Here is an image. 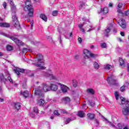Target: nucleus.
Wrapping results in <instances>:
<instances>
[{
	"label": "nucleus",
	"mask_w": 129,
	"mask_h": 129,
	"mask_svg": "<svg viewBox=\"0 0 129 129\" xmlns=\"http://www.w3.org/2000/svg\"><path fill=\"white\" fill-rule=\"evenodd\" d=\"M121 100V107L122 109V112L124 115H127L129 114V101L122 97L120 98Z\"/></svg>",
	"instance_id": "1"
},
{
	"label": "nucleus",
	"mask_w": 129,
	"mask_h": 129,
	"mask_svg": "<svg viewBox=\"0 0 129 129\" xmlns=\"http://www.w3.org/2000/svg\"><path fill=\"white\" fill-rule=\"evenodd\" d=\"M11 10L12 12L13 25H14V27H15L16 29H18V30H21V25H20V22H19L17 15L15 14L17 12V8H16L15 5L11 6Z\"/></svg>",
	"instance_id": "2"
},
{
	"label": "nucleus",
	"mask_w": 129,
	"mask_h": 129,
	"mask_svg": "<svg viewBox=\"0 0 129 129\" xmlns=\"http://www.w3.org/2000/svg\"><path fill=\"white\" fill-rule=\"evenodd\" d=\"M0 34L5 36V37H7V38L11 39V40L14 41L18 46H22V45H23V42L17 38V35L13 34L11 35L4 32H1Z\"/></svg>",
	"instance_id": "3"
},
{
	"label": "nucleus",
	"mask_w": 129,
	"mask_h": 129,
	"mask_svg": "<svg viewBox=\"0 0 129 129\" xmlns=\"http://www.w3.org/2000/svg\"><path fill=\"white\" fill-rule=\"evenodd\" d=\"M25 4L26 6L24 8V10L26 12H29L28 16L29 18H32L34 15V9H33V6L31 3H29V2H25Z\"/></svg>",
	"instance_id": "4"
},
{
	"label": "nucleus",
	"mask_w": 129,
	"mask_h": 129,
	"mask_svg": "<svg viewBox=\"0 0 129 129\" xmlns=\"http://www.w3.org/2000/svg\"><path fill=\"white\" fill-rule=\"evenodd\" d=\"M37 58V61L38 63H33V64L34 65V66H36L37 67H40L39 69H41L42 70H44V69H46V67L42 66V64L44 63V62L41 61L43 60V55L41 54H38Z\"/></svg>",
	"instance_id": "5"
},
{
	"label": "nucleus",
	"mask_w": 129,
	"mask_h": 129,
	"mask_svg": "<svg viewBox=\"0 0 129 129\" xmlns=\"http://www.w3.org/2000/svg\"><path fill=\"white\" fill-rule=\"evenodd\" d=\"M34 94L38 96L39 98L44 97V93H43V87L38 86L34 89Z\"/></svg>",
	"instance_id": "6"
},
{
	"label": "nucleus",
	"mask_w": 129,
	"mask_h": 129,
	"mask_svg": "<svg viewBox=\"0 0 129 129\" xmlns=\"http://www.w3.org/2000/svg\"><path fill=\"white\" fill-rule=\"evenodd\" d=\"M83 53L85 54V55L84 56L85 59H88V58H89V56L91 57V58H96V57H97V54L92 53V52H91L89 50L87 49H84L83 51Z\"/></svg>",
	"instance_id": "7"
},
{
	"label": "nucleus",
	"mask_w": 129,
	"mask_h": 129,
	"mask_svg": "<svg viewBox=\"0 0 129 129\" xmlns=\"http://www.w3.org/2000/svg\"><path fill=\"white\" fill-rule=\"evenodd\" d=\"M45 77H47L49 78L50 80H57V77L54 76L53 74H52V71L51 70H48L47 72L45 73L44 74Z\"/></svg>",
	"instance_id": "8"
},
{
	"label": "nucleus",
	"mask_w": 129,
	"mask_h": 129,
	"mask_svg": "<svg viewBox=\"0 0 129 129\" xmlns=\"http://www.w3.org/2000/svg\"><path fill=\"white\" fill-rule=\"evenodd\" d=\"M7 76L8 77V80L12 84L13 86H14L15 87H18V84H16V82L13 80V79H12V77H11V75L9 73V72H7Z\"/></svg>",
	"instance_id": "9"
},
{
	"label": "nucleus",
	"mask_w": 129,
	"mask_h": 129,
	"mask_svg": "<svg viewBox=\"0 0 129 129\" xmlns=\"http://www.w3.org/2000/svg\"><path fill=\"white\" fill-rule=\"evenodd\" d=\"M113 27L112 24L110 23L109 24V26L107 27V29L105 30L104 34L105 37H108L109 36V33L110 32V30H111V28Z\"/></svg>",
	"instance_id": "10"
},
{
	"label": "nucleus",
	"mask_w": 129,
	"mask_h": 129,
	"mask_svg": "<svg viewBox=\"0 0 129 129\" xmlns=\"http://www.w3.org/2000/svg\"><path fill=\"white\" fill-rule=\"evenodd\" d=\"M42 87V91L45 92H47V91H50L51 90L50 86H48L46 83H43L41 84Z\"/></svg>",
	"instance_id": "11"
},
{
	"label": "nucleus",
	"mask_w": 129,
	"mask_h": 129,
	"mask_svg": "<svg viewBox=\"0 0 129 129\" xmlns=\"http://www.w3.org/2000/svg\"><path fill=\"white\" fill-rule=\"evenodd\" d=\"M118 24L122 29H125L126 27V22L124 19H120L118 22Z\"/></svg>",
	"instance_id": "12"
},
{
	"label": "nucleus",
	"mask_w": 129,
	"mask_h": 129,
	"mask_svg": "<svg viewBox=\"0 0 129 129\" xmlns=\"http://www.w3.org/2000/svg\"><path fill=\"white\" fill-rule=\"evenodd\" d=\"M14 71L17 75L20 76L21 74H20V72L21 73H24L25 71H26V70L23 69H20V68H16L14 70Z\"/></svg>",
	"instance_id": "13"
},
{
	"label": "nucleus",
	"mask_w": 129,
	"mask_h": 129,
	"mask_svg": "<svg viewBox=\"0 0 129 129\" xmlns=\"http://www.w3.org/2000/svg\"><path fill=\"white\" fill-rule=\"evenodd\" d=\"M107 81L110 85H115V84H116V80L112 78H107Z\"/></svg>",
	"instance_id": "14"
},
{
	"label": "nucleus",
	"mask_w": 129,
	"mask_h": 129,
	"mask_svg": "<svg viewBox=\"0 0 129 129\" xmlns=\"http://www.w3.org/2000/svg\"><path fill=\"white\" fill-rule=\"evenodd\" d=\"M58 85H60L61 90L63 93H66L68 90H69V88H68L67 86L62 84L61 83H58Z\"/></svg>",
	"instance_id": "15"
},
{
	"label": "nucleus",
	"mask_w": 129,
	"mask_h": 129,
	"mask_svg": "<svg viewBox=\"0 0 129 129\" xmlns=\"http://www.w3.org/2000/svg\"><path fill=\"white\" fill-rule=\"evenodd\" d=\"M122 7H123V8H124V4H123L121 3H119L117 5L118 8H117V12L119 14H121V15H123V13L122 12V11H121V10H120V9H122Z\"/></svg>",
	"instance_id": "16"
},
{
	"label": "nucleus",
	"mask_w": 129,
	"mask_h": 129,
	"mask_svg": "<svg viewBox=\"0 0 129 129\" xmlns=\"http://www.w3.org/2000/svg\"><path fill=\"white\" fill-rule=\"evenodd\" d=\"M0 81L1 83H4V84H6L7 81H8V79L5 78V76H4V74H1Z\"/></svg>",
	"instance_id": "17"
},
{
	"label": "nucleus",
	"mask_w": 129,
	"mask_h": 129,
	"mask_svg": "<svg viewBox=\"0 0 129 129\" xmlns=\"http://www.w3.org/2000/svg\"><path fill=\"white\" fill-rule=\"evenodd\" d=\"M119 62L120 63V66H121V67H124V66H125V64H127L126 63V60H123L122 58H120L119 59Z\"/></svg>",
	"instance_id": "18"
},
{
	"label": "nucleus",
	"mask_w": 129,
	"mask_h": 129,
	"mask_svg": "<svg viewBox=\"0 0 129 129\" xmlns=\"http://www.w3.org/2000/svg\"><path fill=\"white\" fill-rule=\"evenodd\" d=\"M107 13H108V8H107V7L104 8L103 10L101 8L100 9V12L99 14H102V15H106Z\"/></svg>",
	"instance_id": "19"
},
{
	"label": "nucleus",
	"mask_w": 129,
	"mask_h": 129,
	"mask_svg": "<svg viewBox=\"0 0 129 129\" xmlns=\"http://www.w3.org/2000/svg\"><path fill=\"white\" fill-rule=\"evenodd\" d=\"M0 27H2L3 28H10V24L6 22L0 23Z\"/></svg>",
	"instance_id": "20"
},
{
	"label": "nucleus",
	"mask_w": 129,
	"mask_h": 129,
	"mask_svg": "<svg viewBox=\"0 0 129 129\" xmlns=\"http://www.w3.org/2000/svg\"><path fill=\"white\" fill-rule=\"evenodd\" d=\"M58 89V86L56 85L51 84L50 85V90L52 91H56Z\"/></svg>",
	"instance_id": "21"
},
{
	"label": "nucleus",
	"mask_w": 129,
	"mask_h": 129,
	"mask_svg": "<svg viewBox=\"0 0 129 129\" xmlns=\"http://www.w3.org/2000/svg\"><path fill=\"white\" fill-rule=\"evenodd\" d=\"M38 104L40 106H43V105L45 104V100H44L43 99H40L38 101Z\"/></svg>",
	"instance_id": "22"
},
{
	"label": "nucleus",
	"mask_w": 129,
	"mask_h": 129,
	"mask_svg": "<svg viewBox=\"0 0 129 129\" xmlns=\"http://www.w3.org/2000/svg\"><path fill=\"white\" fill-rule=\"evenodd\" d=\"M21 95H23V96L25 98H27V97L29 96V91H24L23 93L21 92Z\"/></svg>",
	"instance_id": "23"
},
{
	"label": "nucleus",
	"mask_w": 129,
	"mask_h": 129,
	"mask_svg": "<svg viewBox=\"0 0 129 129\" xmlns=\"http://www.w3.org/2000/svg\"><path fill=\"white\" fill-rule=\"evenodd\" d=\"M103 118L105 120H106V121H107V122L110 125H111V126H112V127H115V128H116V127L115 126V125L113 123H112V122L108 120V119H106V118L104 117V116H103Z\"/></svg>",
	"instance_id": "24"
},
{
	"label": "nucleus",
	"mask_w": 129,
	"mask_h": 129,
	"mask_svg": "<svg viewBox=\"0 0 129 129\" xmlns=\"http://www.w3.org/2000/svg\"><path fill=\"white\" fill-rule=\"evenodd\" d=\"M87 116L89 118V119L92 120V119H94V118L95 117V115H94V114L88 113Z\"/></svg>",
	"instance_id": "25"
},
{
	"label": "nucleus",
	"mask_w": 129,
	"mask_h": 129,
	"mask_svg": "<svg viewBox=\"0 0 129 129\" xmlns=\"http://www.w3.org/2000/svg\"><path fill=\"white\" fill-rule=\"evenodd\" d=\"M62 100L66 104L70 102V99L68 97H65L62 99Z\"/></svg>",
	"instance_id": "26"
},
{
	"label": "nucleus",
	"mask_w": 129,
	"mask_h": 129,
	"mask_svg": "<svg viewBox=\"0 0 129 129\" xmlns=\"http://www.w3.org/2000/svg\"><path fill=\"white\" fill-rule=\"evenodd\" d=\"M21 106H22V104H21V103L18 102L15 104V108H16L17 110H19V109L21 108Z\"/></svg>",
	"instance_id": "27"
},
{
	"label": "nucleus",
	"mask_w": 129,
	"mask_h": 129,
	"mask_svg": "<svg viewBox=\"0 0 129 129\" xmlns=\"http://www.w3.org/2000/svg\"><path fill=\"white\" fill-rule=\"evenodd\" d=\"M87 92L90 94H92V95H93V94L95 93V91L93 89H88L87 90Z\"/></svg>",
	"instance_id": "28"
},
{
	"label": "nucleus",
	"mask_w": 129,
	"mask_h": 129,
	"mask_svg": "<svg viewBox=\"0 0 129 129\" xmlns=\"http://www.w3.org/2000/svg\"><path fill=\"white\" fill-rule=\"evenodd\" d=\"M75 119H76V117H74V118H68L66 121H65V123L66 124H68V123H69V122H70V121H72V120H74Z\"/></svg>",
	"instance_id": "29"
},
{
	"label": "nucleus",
	"mask_w": 129,
	"mask_h": 129,
	"mask_svg": "<svg viewBox=\"0 0 129 129\" xmlns=\"http://www.w3.org/2000/svg\"><path fill=\"white\" fill-rule=\"evenodd\" d=\"M40 18L42 19L43 21L45 22H47V17H46V15L44 14H41L40 15Z\"/></svg>",
	"instance_id": "30"
},
{
	"label": "nucleus",
	"mask_w": 129,
	"mask_h": 129,
	"mask_svg": "<svg viewBox=\"0 0 129 129\" xmlns=\"http://www.w3.org/2000/svg\"><path fill=\"white\" fill-rule=\"evenodd\" d=\"M84 112L83 111H79L78 115L79 116V117H84Z\"/></svg>",
	"instance_id": "31"
},
{
	"label": "nucleus",
	"mask_w": 129,
	"mask_h": 129,
	"mask_svg": "<svg viewBox=\"0 0 129 129\" xmlns=\"http://www.w3.org/2000/svg\"><path fill=\"white\" fill-rule=\"evenodd\" d=\"M83 9H85V3H82L79 6V10L80 11H81Z\"/></svg>",
	"instance_id": "32"
},
{
	"label": "nucleus",
	"mask_w": 129,
	"mask_h": 129,
	"mask_svg": "<svg viewBox=\"0 0 129 129\" xmlns=\"http://www.w3.org/2000/svg\"><path fill=\"white\" fill-rule=\"evenodd\" d=\"M93 65L95 69L96 70L99 68V64L97 62H94Z\"/></svg>",
	"instance_id": "33"
},
{
	"label": "nucleus",
	"mask_w": 129,
	"mask_h": 129,
	"mask_svg": "<svg viewBox=\"0 0 129 129\" xmlns=\"http://www.w3.org/2000/svg\"><path fill=\"white\" fill-rule=\"evenodd\" d=\"M105 69H106V70H109V69H110L111 68H112V66L110 64H106L105 66Z\"/></svg>",
	"instance_id": "34"
},
{
	"label": "nucleus",
	"mask_w": 129,
	"mask_h": 129,
	"mask_svg": "<svg viewBox=\"0 0 129 129\" xmlns=\"http://www.w3.org/2000/svg\"><path fill=\"white\" fill-rule=\"evenodd\" d=\"M6 48L7 51H12L13 50V47L10 45H7Z\"/></svg>",
	"instance_id": "35"
},
{
	"label": "nucleus",
	"mask_w": 129,
	"mask_h": 129,
	"mask_svg": "<svg viewBox=\"0 0 129 129\" xmlns=\"http://www.w3.org/2000/svg\"><path fill=\"white\" fill-rule=\"evenodd\" d=\"M115 97L116 100H118V98L119 97V94H118V92H115L114 93Z\"/></svg>",
	"instance_id": "36"
},
{
	"label": "nucleus",
	"mask_w": 129,
	"mask_h": 129,
	"mask_svg": "<svg viewBox=\"0 0 129 129\" xmlns=\"http://www.w3.org/2000/svg\"><path fill=\"white\" fill-rule=\"evenodd\" d=\"M73 85L74 87H77V81L76 80H73Z\"/></svg>",
	"instance_id": "37"
},
{
	"label": "nucleus",
	"mask_w": 129,
	"mask_h": 129,
	"mask_svg": "<svg viewBox=\"0 0 129 129\" xmlns=\"http://www.w3.org/2000/svg\"><path fill=\"white\" fill-rule=\"evenodd\" d=\"M33 110H34V112L36 113V114H38V113H39V109H38V107H34L33 109Z\"/></svg>",
	"instance_id": "38"
},
{
	"label": "nucleus",
	"mask_w": 129,
	"mask_h": 129,
	"mask_svg": "<svg viewBox=\"0 0 129 129\" xmlns=\"http://www.w3.org/2000/svg\"><path fill=\"white\" fill-rule=\"evenodd\" d=\"M125 87H126V86L125 85H123L122 87H121L120 88V91H121V92H123V91H124V90L125 89Z\"/></svg>",
	"instance_id": "39"
},
{
	"label": "nucleus",
	"mask_w": 129,
	"mask_h": 129,
	"mask_svg": "<svg viewBox=\"0 0 129 129\" xmlns=\"http://www.w3.org/2000/svg\"><path fill=\"white\" fill-rule=\"evenodd\" d=\"M57 15H58V11H54L53 12H52V16H53L54 17H56V16H57Z\"/></svg>",
	"instance_id": "40"
},
{
	"label": "nucleus",
	"mask_w": 129,
	"mask_h": 129,
	"mask_svg": "<svg viewBox=\"0 0 129 129\" xmlns=\"http://www.w3.org/2000/svg\"><path fill=\"white\" fill-rule=\"evenodd\" d=\"M95 121L96 122V126L97 127H98V125H99V121L97 119H95Z\"/></svg>",
	"instance_id": "41"
},
{
	"label": "nucleus",
	"mask_w": 129,
	"mask_h": 129,
	"mask_svg": "<svg viewBox=\"0 0 129 129\" xmlns=\"http://www.w3.org/2000/svg\"><path fill=\"white\" fill-rule=\"evenodd\" d=\"M101 48H106V43H101Z\"/></svg>",
	"instance_id": "42"
},
{
	"label": "nucleus",
	"mask_w": 129,
	"mask_h": 129,
	"mask_svg": "<svg viewBox=\"0 0 129 129\" xmlns=\"http://www.w3.org/2000/svg\"><path fill=\"white\" fill-rule=\"evenodd\" d=\"M83 26H84V23L83 24H80L78 25V27L79 29H82L83 28Z\"/></svg>",
	"instance_id": "43"
},
{
	"label": "nucleus",
	"mask_w": 129,
	"mask_h": 129,
	"mask_svg": "<svg viewBox=\"0 0 129 129\" xmlns=\"http://www.w3.org/2000/svg\"><path fill=\"white\" fill-rule=\"evenodd\" d=\"M9 2L10 3L11 7L15 6V4H14V2H13V1L10 0Z\"/></svg>",
	"instance_id": "44"
},
{
	"label": "nucleus",
	"mask_w": 129,
	"mask_h": 129,
	"mask_svg": "<svg viewBox=\"0 0 129 129\" xmlns=\"http://www.w3.org/2000/svg\"><path fill=\"white\" fill-rule=\"evenodd\" d=\"M117 126L118 129H122V125H121L120 123H118L117 124Z\"/></svg>",
	"instance_id": "45"
},
{
	"label": "nucleus",
	"mask_w": 129,
	"mask_h": 129,
	"mask_svg": "<svg viewBox=\"0 0 129 129\" xmlns=\"http://www.w3.org/2000/svg\"><path fill=\"white\" fill-rule=\"evenodd\" d=\"M124 15L125 16H129V10H127L126 11H125Z\"/></svg>",
	"instance_id": "46"
},
{
	"label": "nucleus",
	"mask_w": 129,
	"mask_h": 129,
	"mask_svg": "<svg viewBox=\"0 0 129 129\" xmlns=\"http://www.w3.org/2000/svg\"><path fill=\"white\" fill-rule=\"evenodd\" d=\"M58 40L59 41V44H62V39H61V35H59Z\"/></svg>",
	"instance_id": "47"
},
{
	"label": "nucleus",
	"mask_w": 129,
	"mask_h": 129,
	"mask_svg": "<svg viewBox=\"0 0 129 129\" xmlns=\"http://www.w3.org/2000/svg\"><path fill=\"white\" fill-rule=\"evenodd\" d=\"M54 115H59V113L58 112V110H55L54 111Z\"/></svg>",
	"instance_id": "48"
},
{
	"label": "nucleus",
	"mask_w": 129,
	"mask_h": 129,
	"mask_svg": "<svg viewBox=\"0 0 129 129\" xmlns=\"http://www.w3.org/2000/svg\"><path fill=\"white\" fill-rule=\"evenodd\" d=\"M29 115L31 116V117H35V114L33 113H30Z\"/></svg>",
	"instance_id": "49"
},
{
	"label": "nucleus",
	"mask_w": 129,
	"mask_h": 129,
	"mask_svg": "<svg viewBox=\"0 0 129 129\" xmlns=\"http://www.w3.org/2000/svg\"><path fill=\"white\" fill-rule=\"evenodd\" d=\"M78 40L79 43H80V44H81V43H82V38L79 37V38H78Z\"/></svg>",
	"instance_id": "50"
},
{
	"label": "nucleus",
	"mask_w": 129,
	"mask_h": 129,
	"mask_svg": "<svg viewBox=\"0 0 129 129\" xmlns=\"http://www.w3.org/2000/svg\"><path fill=\"white\" fill-rule=\"evenodd\" d=\"M66 35H69V33H67V34H64L63 35H64V37L66 38V39H68V36H66Z\"/></svg>",
	"instance_id": "51"
},
{
	"label": "nucleus",
	"mask_w": 129,
	"mask_h": 129,
	"mask_svg": "<svg viewBox=\"0 0 129 129\" xmlns=\"http://www.w3.org/2000/svg\"><path fill=\"white\" fill-rule=\"evenodd\" d=\"M3 7H4V9H6V8H7V3H6V2L4 3Z\"/></svg>",
	"instance_id": "52"
},
{
	"label": "nucleus",
	"mask_w": 129,
	"mask_h": 129,
	"mask_svg": "<svg viewBox=\"0 0 129 129\" xmlns=\"http://www.w3.org/2000/svg\"><path fill=\"white\" fill-rule=\"evenodd\" d=\"M75 59H76V60H78V59H79V55H76L75 56Z\"/></svg>",
	"instance_id": "53"
},
{
	"label": "nucleus",
	"mask_w": 129,
	"mask_h": 129,
	"mask_svg": "<svg viewBox=\"0 0 129 129\" xmlns=\"http://www.w3.org/2000/svg\"><path fill=\"white\" fill-rule=\"evenodd\" d=\"M89 102L91 106H94V103H92V102H90V101H89Z\"/></svg>",
	"instance_id": "54"
},
{
	"label": "nucleus",
	"mask_w": 129,
	"mask_h": 129,
	"mask_svg": "<svg viewBox=\"0 0 129 129\" xmlns=\"http://www.w3.org/2000/svg\"><path fill=\"white\" fill-rule=\"evenodd\" d=\"M33 24L34 23L33 22L30 23L31 30H33Z\"/></svg>",
	"instance_id": "55"
},
{
	"label": "nucleus",
	"mask_w": 129,
	"mask_h": 129,
	"mask_svg": "<svg viewBox=\"0 0 129 129\" xmlns=\"http://www.w3.org/2000/svg\"><path fill=\"white\" fill-rule=\"evenodd\" d=\"M120 34L121 36H122V37H124V32H120Z\"/></svg>",
	"instance_id": "56"
},
{
	"label": "nucleus",
	"mask_w": 129,
	"mask_h": 129,
	"mask_svg": "<svg viewBox=\"0 0 129 129\" xmlns=\"http://www.w3.org/2000/svg\"><path fill=\"white\" fill-rule=\"evenodd\" d=\"M23 50V52H28V49L27 48H24Z\"/></svg>",
	"instance_id": "57"
},
{
	"label": "nucleus",
	"mask_w": 129,
	"mask_h": 129,
	"mask_svg": "<svg viewBox=\"0 0 129 129\" xmlns=\"http://www.w3.org/2000/svg\"><path fill=\"white\" fill-rule=\"evenodd\" d=\"M80 31H82V32L83 33H85V30H84V29H83V28H80Z\"/></svg>",
	"instance_id": "58"
},
{
	"label": "nucleus",
	"mask_w": 129,
	"mask_h": 129,
	"mask_svg": "<svg viewBox=\"0 0 129 129\" xmlns=\"http://www.w3.org/2000/svg\"><path fill=\"white\" fill-rule=\"evenodd\" d=\"M113 6V4H111V3H109V7L110 8H112V7Z\"/></svg>",
	"instance_id": "59"
},
{
	"label": "nucleus",
	"mask_w": 129,
	"mask_h": 129,
	"mask_svg": "<svg viewBox=\"0 0 129 129\" xmlns=\"http://www.w3.org/2000/svg\"><path fill=\"white\" fill-rule=\"evenodd\" d=\"M94 30V29L93 28H90L87 32H91V31H93Z\"/></svg>",
	"instance_id": "60"
},
{
	"label": "nucleus",
	"mask_w": 129,
	"mask_h": 129,
	"mask_svg": "<svg viewBox=\"0 0 129 129\" xmlns=\"http://www.w3.org/2000/svg\"><path fill=\"white\" fill-rule=\"evenodd\" d=\"M4 98H0V102H4Z\"/></svg>",
	"instance_id": "61"
},
{
	"label": "nucleus",
	"mask_w": 129,
	"mask_h": 129,
	"mask_svg": "<svg viewBox=\"0 0 129 129\" xmlns=\"http://www.w3.org/2000/svg\"><path fill=\"white\" fill-rule=\"evenodd\" d=\"M118 41H119V42H122V40L120 38H118Z\"/></svg>",
	"instance_id": "62"
},
{
	"label": "nucleus",
	"mask_w": 129,
	"mask_h": 129,
	"mask_svg": "<svg viewBox=\"0 0 129 129\" xmlns=\"http://www.w3.org/2000/svg\"><path fill=\"white\" fill-rule=\"evenodd\" d=\"M72 36H73V33L72 32H71L70 33V35H69V37H72Z\"/></svg>",
	"instance_id": "63"
},
{
	"label": "nucleus",
	"mask_w": 129,
	"mask_h": 129,
	"mask_svg": "<svg viewBox=\"0 0 129 129\" xmlns=\"http://www.w3.org/2000/svg\"><path fill=\"white\" fill-rule=\"evenodd\" d=\"M125 84H126V85H128V84H129V81H128V82H125Z\"/></svg>",
	"instance_id": "64"
}]
</instances>
